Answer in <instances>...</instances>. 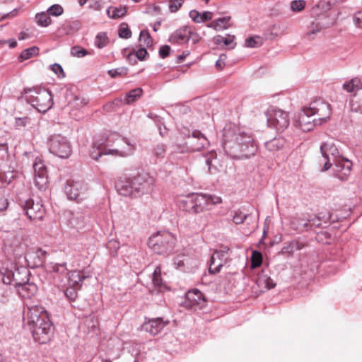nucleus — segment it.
Instances as JSON below:
<instances>
[{
  "mask_svg": "<svg viewBox=\"0 0 362 362\" xmlns=\"http://www.w3.org/2000/svg\"><path fill=\"white\" fill-rule=\"evenodd\" d=\"M222 145L225 153L235 159H247L257 151L252 136L236 127L223 129Z\"/></svg>",
  "mask_w": 362,
  "mask_h": 362,
  "instance_id": "nucleus-1",
  "label": "nucleus"
},
{
  "mask_svg": "<svg viewBox=\"0 0 362 362\" xmlns=\"http://www.w3.org/2000/svg\"><path fill=\"white\" fill-rule=\"evenodd\" d=\"M155 179L144 170L134 171L120 177L115 184L117 192L130 198H138L148 194L153 189Z\"/></svg>",
  "mask_w": 362,
  "mask_h": 362,
  "instance_id": "nucleus-2",
  "label": "nucleus"
},
{
  "mask_svg": "<svg viewBox=\"0 0 362 362\" xmlns=\"http://www.w3.org/2000/svg\"><path fill=\"white\" fill-rule=\"evenodd\" d=\"M27 325L35 341L45 344L52 334V325L47 312L42 306L35 305L28 308Z\"/></svg>",
  "mask_w": 362,
  "mask_h": 362,
  "instance_id": "nucleus-3",
  "label": "nucleus"
},
{
  "mask_svg": "<svg viewBox=\"0 0 362 362\" xmlns=\"http://www.w3.org/2000/svg\"><path fill=\"white\" fill-rule=\"evenodd\" d=\"M105 145L98 147L99 153L97 156L91 153L93 158L97 160L102 155H111L113 156L127 157L130 156L134 150V145L131 144L127 139L121 137L117 134H110L106 140Z\"/></svg>",
  "mask_w": 362,
  "mask_h": 362,
  "instance_id": "nucleus-4",
  "label": "nucleus"
},
{
  "mask_svg": "<svg viewBox=\"0 0 362 362\" xmlns=\"http://www.w3.org/2000/svg\"><path fill=\"white\" fill-rule=\"evenodd\" d=\"M221 202V198L216 195L197 194L186 197L180 201V204L185 211L199 214L211 210L214 205L218 204Z\"/></svg>",
  "mask_w": 362,
  "mask_h": 362,
  "instance_id": "nucleus-5",
  "label": "nucleus"
},
{
  "mask_svg": "<svg viewBox=\"0 0 362 362\" xmlns=\"http://www.w3.org/2000/svg\"><path fill=\"white\" fill-rule=\"evenodd\" d=\"M23 94L26 101L40 112H46L53 105L52 94L45 88H25L23 89Z\"/></svg>",
  "mask_w": 362,
  "mask_h": 362,
  "instance_id": "nucleus-6",
  "label": "nucleus"
},
{
  "mask_svg": "<svg viewBox=\"0 0 362 362\" xmlns=\"http://www.w3.org/2000/svg\"><path fill=\"white\" fill-rule=\"evenodd\" d=\"M175 238L169 232L158 233L150 237L148 245L153 252L168 255L174 249Z\"/></svg>",
  "mask_w": 362,
  "mask_h": 362,
  "instance_id": "nucleus-7",
  "label": "nucleus"
},
{
  "mask_svg": "<svg viewBox=\"0 0 362 362\" xmlns=\"http://www.w3.org/2000/svg\"><path fill=\"white\" fill-rule=\"evenodd\" d=\"M268 126L274 128L278 132H283L289 125L288 112L272 106L265 112Z\"/></svg>",
  "mask_w": 362,
  "mask_h": 362,
  "instance_id": "nucleus-8",
  "label": "nucleus"
},
{
  "mask_svg": "<svg viewBox=\"0 0 362 362\" xmlns=\"http://www.w3.org/2000/svg\"><path fill=\"white\" fill-rule=\"evenodd\" d=\"M49 151L62 158H67L72 152L71 146L67 139L61 134H53L49 140Z\"/></svg>",
  "mask_w": 362,
  "mask_h": 362,
  "instance_id": "nucleus-9",
  "label": "nucleus"
},
{
  "mask_svg": "<svg viewBox=\"0 0 362 362\" xmlns=\"http://www.w3.org/2000/svg\"><path fill=\"white\" fill-rule=\"evenodd\" d=\"M19 204L30 220H40L45 215V210L39 199H20Z\"/></svg>",
  "mask_w": 362,
  "mask_h": 362,
  "instance_id": "nucleus-10",
  "label": "nucleus"
},
{
  "mask_svg": "<svg viewBox=\"0 0 362 362\" xmlns=\"http://www.w3.org/2000/svg\"><path fill=\"white\" fill-rule=\"evenodd\" d=\"M86 187L80 180H68L64 192L69 199L81 202L86 198Z\"/></svg>",
  "mask_w": 362,
  "mask_h": 362,
  "instance_id": "nucleus-11",
  "label": "nucleus"
},
{
  "mask_svg": "<svg viewBox=\"0 0 362 362\" xmlns=\"http://www.w3.org/2000/svg\"><path fill=\"white\" fill-rule=\"evenodd\" d=\"M206 305L204 294L197 288L189 291L185 295L182 305L189 309H201Z\"/></svg>",
  "mask_w": 362,
  "mask_h": 362,
  "instance_id": "nucleus-12",
  "label": "nucleus"
},
{
  "mask_svg": "<svg viewBox=\"0 0 362 362\" xmlns=\"http://www.w3.org/2000/svg\"><path fill=\"white\" fill-rule=\"evenodd\" d=\"M308 109L313 113L318 124H322L326 122L331 114L330 105L327 103L317 100L310 103Z\"/></svg>",
  "mask_w": 362,
  "mask_h": 362,
  "instance_id": "nucleus-13",
  "label": "nucleus"
},
{
  "mask_svg": "<svg viewBox=\"0 0 362 362\" xmlns=\"http://www.w3.org/2000/svg\"><path fill=\"white\" fill-rule=\"evenodd\" d=\"M28 276L29 271L25 267H17L13 271H7L6 279L4 277L3 281L4 284H13L18 288L29 281Z\"/></svg>",
  "mask_w": 362,
  "mask_h": 362,
  "instance_id": "nucleus-14",
  "label": "nucleus"
},
{
  "mask_svg": "<svg viewBox=\"0 0 362 362\" xmlns=\"http://www.w3.org/2000/svg\"><path fill=\"white\" fill-rule=\"evenodd\" d=\"M296 123L303 132H309L315 126L320 125L308 107H303L298 115Z\"/></svg>",
  "mask_w": 362,
  "mask_h": 362,
  "instance_id": "nucleus-15",
  "label": "nucleus"
},
{
  "mask_svg": "<svg viewBox=\"0 0 362 362\" xmlns=\"http://www.w3.org/2000/svg\"><path fill=\"white\" fill-rule=\"evenodd\" d=\"M333 175L340 180H345L349 176L351 170L352 163L348 159L339 160L333 163Z\"/></svg>",
  "mask_w": 362,
  "mask_h": 362,
  "instance_id": "nucleus-16",
  "label": "nucleus"
},
{
  "mask_svg": "<svg viewBox=\"0 0 362 362\" xmlns=\"http://www.w3.org/2000/svg\"><path fill=\"white\" fill-rule=\"evenodd\" d=\"M168 324V322L164 321L162 317H156L146 320L142 327L144 331L155 336L159 334Z\"/></svg>",
  "mask_w": 362,
  "mask_h": 362,
  "instance_id": "nucleus-17",
  "label": "nucleus"
},
{
  "mask_svg": "<svg viewBox=\"0 0 362 362\" xmlns=\"http://www.w3.org/2000/svg\"><path fill=\"white\" fill-rule=\"evenodd\" d=\"M91 276L90 272L79 270H73L68 274V283L69 286L81 288L83 280Z\"/></svg>",
  "mask_w": 362,
  "mask_h": 362,
  "instance_id": "nucleus-18",
  "label": "nucleus"
},
{
  "mask_svg": "<svg viewBox=\"0 0 362 362\" xmlns=\"http://www.w3.org/2000/svg\"><path fill=\"white\" fill-rule=\"evenodd\" d=\"M191 33V29L185 26L175 31L170 35L168 40L172 44H182L189 40Z\"/></svg>",
  "mask_w": 362,
  "mask_h": 362,
  "instance_id": "nucleus-19",
  "label": "nucleus"
},
{
  "mask_svg": "<svg viewBox=\"0 0 362 362\" xmlns=\"http://www.w3.org/2000/svg\"><path fill=\"white\" fill-rule=\"evenodd\" d=\"M256 283L262 292L268 291L276 286V284L269 276L268 271L266 270H262L258 274Z\"/></svg>",
  "mask_w": 362,
  "mask_h": 362,
  "instance_id": "nucleus-20",
  "label": "nucleus"
},
{
  "mask_svg": "<svg viewBox=\"0 0 362 362\" xmlns=\"http://www.w3.org/2000/svg\"><path fill=\"white\" fill-rule=\"evenodd\" d=\"M46 255V251L41 248H37L35 251L29 252L25 256V259L29 264L32 262V267H39L44 263Z\"/></svg>",
  "mask_w": 362,
  "mask_h": 362,
  "instance_id": "nucleus-21",
  "label": "nucleus"
},
{
  "mask_svg": "<svg viewBox=\"0 0 362 362\" xmlns=\"http://www.w3.org/2000/svg\"><path fill=\"white\" fill-rule=\"evenodd\" d=\"M320 152L322 156L324 158H332V163L337 160L336 159L339 154L337 146L332 141H326L322 143L320 146Z\"/></svg>",
  "mask_w": 362,
  "mask_h": 362,
  "instance_id": "nucleus-22",
  "label": "nucleus"
},
{
  "mask_svg": "<svg viewBox=\"0 0 362 362\" xmlns=\"http://www.w3.org/2000/svg\"><path fill=\"white\" fill-rule=\"evenodd\" d=\"M5 249L8 252L12 253L17 257L23 255L24 247L21 243V238L13 237L12 240H7L5 244Z\"/></svg>",
  "mask_w": 362,
  "mask_h": 362,
  "instance_id": "nucleus-23",
  "label": "nucleus"
},
{
  "mask_svg": "<svg viewBox=\"0 0 362 362\" xmlns=\"http://www.w3.org/2000/svg\"><path fill=\"white\" fill-rule=\"evenodd\" d=\"M18 293L23 298H30L37 291V287L35 284L24 283L17 288Z\"/></svg>",
  "mask_w": 362,
  "mask_h": 362,
  "instance_id": "nucleus-24",
  "label": "nucleus"
},
{
  "mask_svg": "<svg viewBox=\"0 0 362 362\" xmlns=\"http://www.w3.org/2000/svg\"><path fill=\"white\" fill-rule=\"evenodd\" d=\"M290 226L298 232H303L308 230V218L303 216H293L291 218Z\"/></svg>",
  "mask_w": 362,
  "mask_h": 362,
  "instance_id": "nucleus-25",
  "label": "nucleus"
},
{
  "mask_svg": "<svg viewBox=\"0 0 362 362\" xmlns=\"http://www.w3.org/2000/svg\"><path fill=\"white\" fill-rule=\"evenodd\" d=\"M230 16L219 18L211 22L207 26L212 28L217 31L227 29L231 26L230 23Z\"/></svg>",
  "mask_w": 362,
  "mask_h": 362,
  "instance_id": "nucleus-26",
  "label": "nucleus"
},
{
  "mask_svg": "<svg viewBox=\"0 0 362 362\" xmlns=\"http://www.w3.org/2000/svg\"><path fill=\"white\" fill-rule=\"evenodd\" d=\"M196 138L198 139L199 143L196 146L190 148V150L193 151H199L207 144L206 138L199 132H194L192 134V138H189L187 144L192 145L194 144V140Z\"/></svg>",
  "mask_w": 362,
  "mask_h": 362,
  "instance_id": "nucleus-27",
  "label": "nucleus"
},
{
  "mask_svg": "<svg viewBox=\"0 0 362 362\" xmlns=\"http://www.w3.org/2000/svg\"><path fill=\"white\" fill-rule=\"evenodd\" d=\"M140 352L137 345L128 344L124 348L122 356L124 358H129L128 362H136V357Z\"/></svg>",
  "mask_w": 362,
  "mask_h": 362,
  "instance_id": "nucleus-28",
  "label": "nucleus"
},
{
  "mask_svg": "<svg viewBox=\"0 0 362 362\" xmlns=\"http://www.w3.org/2000/svg\"><path fill=\"white\" fill-rule=\"evenodd\" d=\"M205 163L208 166V170L210 173H216L218 170L216 165L218 161L216 157V153L215 152H210L206 156Z\"/></svg>",
  "mask_w": 362,
  "mask_h": 362,
  "instance_id": "nucleus-29",
  "label": "nucleus"
},
{
  "mask_svg": "<svg viewBox=\"0 0 362 362\" xmlns=\"http://www.w3.org/2000/svg\"><path fill=\"white\" fill-rule=\"evenodd\" d=\"M321 30V24L318 21H313L308 26L307 31L304 37L308 40H312L315 38V35L320 33Z\"/></svg>",
  "mask_w": 362,
  "mask_h": 362,
  "instance_id": "nucleus-30",
  "label": "nucleus"
},
{
  "mask_svg": "<svg viewBox=\"0 0 362 362\" xmlns=\"http://www.w3.org/2000/svg\"><path fill=\"white\" fill-rule=\"evenodd\" d=\"M229 247L228 246L221 247L220 250H216L212 255L211 257L213 259V264L214 263V260H221L223 263H226L228 259V253Z\"/></svg>",
  "mask_w": 362,
  "mask_h": 362,
  "instance_id": "nucleus-31",
  "label": "nucleus"
},
{
  "mask_svg": "<svg viewBox=\"0 0 362 362\" xmlns=\"http://www.w3.org/2000/svg\"><path fill=\"white\" fill-rule=\"evenodd\" d=\"M143 93V90L141 88H137L129 91L125 98L124 99V102L127 105H129L136 101L138 98H139Z\"/></svg>",
  "mask_w": 362,
  "mask_h": 362,
  "instance_id": "nucleus-32",
  "label": "nucleus"
},
{
  "mask_svg": "<svg viewBox=\"0 0 362 362\" xmlns=\"http://www.w3.org/2000/svg\"><path fill=\"white\" fill-rule=\"evenodd\" d=\"M304 247V244L298 240H293L288 243L282 249L284 253L293 254L296 251L301 250Z\"/></svg>",
  "mask_w": 362,
  "mask_h": 362,
  "instance_id": "nucleus-33",
  "label": "nucleus"
},
{
  "mask_svg": "<svg viewBox=\"0 0 362 362\" xmlns=\"http://www.w3.org/2000/svg\"><path fill=\"white\" fill-rule=\"evenodd\" d=\"M361 88L362 85L361 81L358 78H352L343 85V88L349 93L357 91Z\"/></svg>",
  "mask_w": 362,
  "mask_h": 362,
  "instance_id": "nucleus-34",
  "label": "nucleus"
},
{
  "mask_svg": "<svg viewBox=\"0 0 362 362\" xmlns=\"http://www.w3.org/2000/svg\"><path fill=\"white\" fill-rule=\"evenodd\" d=\"M34 183H35V185L40 190H45L47 187V185H48L47 175H45V174L34 175Z\"/></svg>",
  "mask_w": 362,
  "mask_h": 362,
  "instance_id": "nucleus-35",
  "label": "nucleus"
},
{
  "mask_svg": "<svg viewBox=\"0 0 362 362\" xmlns=\"http://www.w3.org/2000/svg\"><path fill=\"white\" fill-rule=\"evenodd\" d=\"M284 145V141L281 138H274L265 143L266 148L269 151H274L281 148Z\"/></svg>",
  "mask_w": 362,
  "mask_h": 362,
  "instance_id": "nucleus-36",
  "label": "nucleus"
},
{
  "mask_svg": "<svg viewBox=\"0 0 362 362\" xmlns=\"http://www.w3.org/2000/svg\"><path fill=\"white\" fill-rule=\"evenodd\" d=\"M38 54L39 48L37 47L33 46L23 50L19 55L18 59L20 62H23L37 56Z\"/></svg>",
  "mask_w": 362,
  "mask_h": 362,
  "instance_id": "nucleus-37",
  "label": "nucleus"
},
{
  "mask_svg": "<svg viewBox=\"0 0 362 362\" xmlns=\"http://www.w3.org/2000/svg\"><path fill=\"white\" fill-rule=\"evenodd\" d=\"M152 281L153 286L158 289V291H161L164 285L161 278V268L160 267H156L155 269L152 276Z\"/></svg>",
  "mask_w": 362,
  "mask_h": 362,
  "instance_id": "nucleus-38",
  "label": "nucleus"
},
{
  "mask_svg": "<svg viewBox=\"0 0 362 362\" xmlns=\"http://www.w3.org/2000/svg\"><path fill=\"white\" fill-rule=\"evenodd\" d=\"M234 35H228V38H226L221 35H217L214 37V41L217 45L223 42L225 45L230 46V49H233L235 46V43H234Z\"/></svg>",
  "mask_w": 362,
  "mask_h": 362,
  "instance_id": "nucleus-39",
  "label": "nucleus"
},
{
  "mask_svg": "<svg viewBox=\"0 0 362 362\" xmlns=\"http://www.w3.org/2000/svg\"><path fill=\"white\" fill-rule=\"evenodd\" d=\"M126 12L125 8L110 7L107 10L108 16L114 19L123 17Z\"/></svg>",
  "mask_w": 362,
  "mask_h": 362,
  "instance_id": "nucleus-40",
  "label": "nucleus"
},
{
  "mask_svg": "<svg viewBox=\"0 0 362 362\" xmlns=\"http://www.w3.org/2000/svg\"><path fill=\"white\" fill-rule=\"evenodd\" d=\"M47 269L57 274H64L67 271L66 263H50L47 265Z\"/></svg>",
  "mask_w": 362,
  "mask_h": 362,
  "instance_id": "nucleus-41",
  "label": "nucleus"
},
{
  "mask_svg": "<svg viewBox=\"0 0 362 362\" xmlns=\"http://www.w3.org/2000/svg\"><path fill=\"white\" fill-rule=\"evenodd\" d=\"M35 18L39 25L47 27L51 23V19L47 12L37 13Z\"/></svg>",
  "mask_w": 362,
  "mask_h": 362,
  "instance_id": "nucleus-42",
  "label": "nucleus"
},
{
  "mask_svg": "<svg viewBox=\"0 0 362 362\" xmlns=\"http://www.w3.org/2000/svg\"><path fill=\"white\" fill-rule=\"evenodd\" d=\"M262 44V39L259 36H253L247 37L245 40V45L247 47H258Z\"/></svg>",
  "mask_w": 362,
  "mask_h": 362,
  "instance_id": "nucleus-43",
  "label": "nucleus"
},
{
  "mask_svg": "<svg viewBox=\"0 0 362 362\" xmlns=\"http://www.w3.org/2000/svg\"><path fill=\"white\" fill-rule=\"evenodd\" d=\"M139 40L141 45L149 47L152 45V38L147 30H141L140 32Z\"/></svg>",
  "mask_w": 362,
  "mask_h": 362,
  "instance_id": "nucleus-44",
  "label": "nucleus"
},
{
  "mask_svg": "<svg viewBox=\"0 0 362 362\" xmlns=\"http://www.w3.org/2000/svg\"><path fill=\"white\" fill-rule=\"evenodd\" d=\"M108 42V37L105 33H99L95 37V45L98 48L104 47Z\"/></svg>",
  "mask_w": 362,
  "mask_h": 362,
  "instance_id": "nucleus-45",
  "label": "nucleus"
},
{
  "mask_svg": "<svg viewBox=\"0 0 362 362\" xmlns=\"http://www.w3.org/2000/svg\"><path fill=\"white\" fill-rule=\"evenodd\" d=\"M71 54L73 57L81 58L89 54V52L87 49L80 46H74L71 49Z\"/></svg>",
  "mask_w": 362,
  "mask_h": 362,
  "instance_id": "nucleus-46",
  "label": "nucleus"
},
{
  "mask_svg": "<svg viewBox=\"0 0 362 362\" xmlns=\"http://www.w3.org/2000/svg\"><path fill=\"white\" fill-rule=\"evenodd\" d=\"M262 262V256L260 252L257 251L252 252L251 256V267L256 268L261 265Z\"/></svg>",
  "mask_w": 362,
  "mask_h": 362,
  "instance_id": "nucleus-47",
  "label": "nucleus"
},
{
  "mask_svg": "<svg viewBox=\"0 0 362 362\" xmlns=\"http://www.w3.org/2000/svg\"><path fill=\"white\" fill-rule=\"evenodd\" d=\"M33 169H34V175H36V174L47 175L46 167L40 160L35 161V163H33Z\"/></svg>",
  "mask_w": 362,
  "mask_h": 362,
  "instance_id": "nucleus-48",
  "label": "nucleus"
},
{
  "mask_svg": "<svg viewBox=\"0 0 362 362\" xmlns=\"http://www.w3.org/2000/svg\"><path fill=\"white\" fill-rule=\"evenodd\" d=\"M118 35L121 38L128 39L131 37L132 32L127 24L122 23L119 26Z\"/></svg>",
  "mask_w": 362,
  "mask_h": 362,
  "instance_id": "nucleus-49",
  "label": "nucleus"
},
{
  "mask_svg": "<svg viewBox=\"0 0 362 362\" xmlns=\"http://www.w3.org/2000/svg\"><path fill=\"white\" fill-rule=\"evenodd\" d=\"M184 0H169L168 8L170 12H177L182 6Z\"/></svg>",
  "mask_w": 362,
  "mask_h": 362,
  "instance_id": "nucleus-50",
  "label": "nucleus"
},
{
  "mask_svg": "<svg viewBox=\"0 0 362 362\" xmlns=\"http://www.w3.org/2000/svg\"><path fill=\"white\" fill-rule=\"evenodd\" d=\"M247 216V214H244L240 210H237L235 211V214L233 218V221L235 224H241L245 221Z\"/></svg>",
  "mask_w": 362,
  "mask_h": 362,
  "instance_id": "nucleus-51",
  "label": "nucleus"
},
{
  "mask_svg": "<svg viewBox=\"0 0 362 362\" xmlns=\"http://www.w3.org/2000/svg\"><path fill=\"white\" fill-rule=\"evenodd\" d=\"M305 2L303 0H294L291 2V9L294 12H300L304 9Z\"/></svg>",
  "mask_w": 362,
  "mask_h": 362,
  "instance_id": "nucleus-52",
  "label": "nucleus"
},
{
  "mask_svg": "<svg viewBox=\"0 0 362 362\" xmlns=\"http://www.w3.org/2000/svg\"><path fill=\"white\" fill-rule=\"evenodd\" d=\"M78 289H79V288L74 286H70L69 288H67L64 292L66 297L71 301L75 300L78 296Z\"/></svg>",
  "mask_w": 362,
  "mask_h": 362,
  "instance_id": "nucleus-53",
  "label": "nucleus"
},
{
  "mask_svg": "<svg viewBox=\"0 0 362 362\" xmlns=\"http://www.w3.org/2000/svg\"><path fill=\"white\" fill-rule=\"evenodd\" d=\"M63 8L59 4L52 5L47 11L49 15L54 16H59L62 15L63 13Z\"/></svg>",
  "mask_w": 362,
  "mask_h": 362,
  "instance_id": "nucleus-54",
  "label": "nucleus"
},
{
  "mask_svg": "<svg viewBox=\"0 0 362 362\" xmlns=\"http://www.w3.org/2000/svg\"><path fill=\"white\" fill-rule=\"evenodd\" d=\"M308 230L313 228H320L322 226V223L320 218L318 217H313L312 218H308Z\"/></svg>",
  "mask_w": 362,
  "mask_h": 362,
  "instance_id": "nucleus-55",
  "label": "nucleus"
},
{
  "mask_svg": "<svg viewBox=\"0 0 362 362\" xmlns=\"http://www.w3.org/2000/svg\"><path fill=\"white\" fill-rule=\"evenodd\" d=\"M127 71V70L125 68H117V69L109 70L108 74L112 78H115L117 76H122V75L126 74Z\"/></svg>",
  "mask_w": 362,
  "mask_h": 362,
  "instance_id": "nucleus-56",
  "label": "nucleus"
},
{
  "mask_svg": "<svg viewBox=\"0 0 362 362\" xmlns=\"http://www.w3.org/2000/svg\"><path fill=\"white\" fill-rule=\"evenodd\" d=\"M187 260V257L183 255H177L174 259V264L176 266L177 269H180L185 266V262Z\"/></svg>",
  "mask_w": 362,
  "mask_h": 362,
  "instance_id": "nucleus-57",
  "label": "nucleus"
},
{
  "mask_svg": "<svg viewBox=\"0 0 362 362\" xmlns=\"http://www.w3.org/2000/svg\"><path fill=\"white\" fill-rule=\"evenodd\" d=\"M189 17L192 18V20L194 22L197 23H202V20L201 18V13L199 12H198L197 11L192 10L189 12Z\"/></svg>",
  "mask_w": 362,
  "mask_h": 362,
  "instance_id": "nucleus-58",
  "label": "nucleus"
},
{
  "mask_svg": "<svg viewBox=\"0 0 362 362\" xmlns=\"http://www.w3.org/2000/svg\"><path fill=\"white\" fill-rule=\"evenodd\" d=\"M51 70L59 76H64V72L61 65L59 64H54L50 66Z\"/></svg>",
  "mask_w": 362,
  "mask_h": 362,
  "instance_id": "nucleus-59",
  "label": "nucleus"
},
{
  "mask_svg": "<svg viewBox=\"0 0 362 362\" xmlns=\"http://www.w3.org/2000/svg\"><path fill=\"white\" fill-rule=\"evenodd\" d=\"M353 21L357 27L362 28V11H358L354 14Z\"/></svg>",
  "mask_w": 362,
  "mask_h": 362,
  "instance_id": "nucleus-60",
  "label": "nucleus"
},
{
  "mask_svg": "<svg viewBox=\"0 0 362 362\" xmlns=\"http://www.w3.org/2000/svg\"><path fill=\"white\" fill-rule=\"evenodd\" d=\"M8 147L6 143L0 144V159L3 160L7 157Z\"/></svg>",
  "mask_w": 362,
  "mask_h": 362,
  "instance_id": "nucleus-61",
  "label": "nucleus"
},
{
  "mask_svg": "<svg viewBox=\"0 0 362 362\" xmlns=\"http://www.w3.org/2000/svg\"><path fill=\"white\" fill-rule=\"evenodd\" d=\"M170 46L163 45L159 49V55L161 58H165L170 54Z\"/></svg>",
  "mask_w": 362,
  "mask_h": 362,
  "instance_id": "nucleus-62",
  "label": "nucleus"
},
{
  "mask_svg": "<svg viewBox=\"0 0 362 362\" xmlns=\"http://www.w3.org/2000/svg\"><path fill=\"white\" fill-rule=\"evenodd\" d=\"M30 119L28 117L16 118V125L18 127H25L29 122Z\"/></svg>",
  "mask_w": 362,
  "mask_h": 362,
  "instance_id": "nucleus-63",
  "label": "nucleus"
},
{
  "mask_svg": "<svg viewBox=\"0 0 362 362\" xmlns=\"http://www.w3.org/2000/svg\"><path fill=\"white\" fill-rule=\"evenodd\" d=\"M8 205V199L5 197V196L0 192V212L5 210Z\"/></svg>",
  "mask_w": 362,
  "mask_h": 362,
  "instance_id": "nucleus-64",
  "label": "nucleus"
}]
</instances>
